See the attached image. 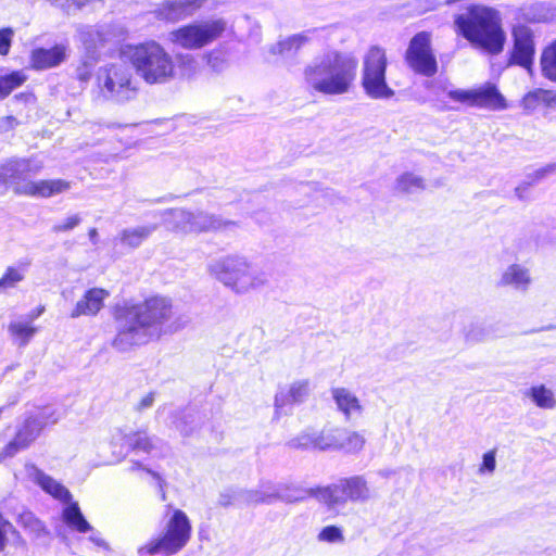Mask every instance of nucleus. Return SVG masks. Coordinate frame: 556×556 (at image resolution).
Segmentation results:
<instances>
[{
	"label": "nucleus",
	"instance_id": "nucleus-13",
	"mask_svg": "<svg viewBox=\"0 0 556 556\" xmlns=\"http://www.w3.org/2000/svg\"><path fill=\"white\" fill-rule=\"evenodd\" d=\"M168 215L174 227L186 233L222 231L236 226V223L202 211L189 212L182 208L172 210Z\"/></svg>",
	"mask_w": 556,
	"mask_h": 556
},
{
	"label": "nucleus",
	"instance_id": "nucleus-32",
	"mask_svg": "<svg viewBox=\"0 0 556 556\" xmlns=\"http://www.w3.org/2000/svg\"><path fill=\"white\" fill-rule=\"evenodd\" d=\"M553 174H556V163L535 169L528 176L530 181H525L515 188V195L521 201L528 200L530 186Z\"/></svg>",
	"mask_w": 556,
	"mask_h": 556
},
{
	"label": "nucleus",
	"instance_id": "nucleus-54",
	"mask_svg": "<svg viewBox=\"0 0 556 556\" xmlns=\"http://www.w3.org/2000/svg\"><path fill=\"white\" fill-rule=\"evenodd\" d=\"M77 75H78V78L80 80H83V81L88 80L90 78V75H91L89 66H87V64H84L83 67H79L77 70Z\"/></svg>",
	"mask_w": 556,
	"mask_h": 556
},
{
	"label": "nucleus",
	"instance_id": "nucleus-43",
	"mask_svg": "<svg viewBox=\"0 0 556 556\" xmlns=\"http://www.w3.org/2000/svg\"><path fill=\"white\" fill-rule=\"evenodd\" d=\"M318 540L327 543H340L343 542L344 536L339 527L327 526L318 533Z\"/></svg>",
	"mask_w": 556,
	"mask_h": 556
},
{
	"label": "nucleus",
	"instance_id": "nucleus-28",
	"mask_svg": "<svg viewBox=\"0 0 556 556\" xmlns=\"http://www.w3.org/2000/svg\"><path fill=\"white\" fill-rule=\"evenodd\" d=\"M498 337L496 325L491 323L476 321L464 329V338L469 344L486 342Z\"/></svg>",
	"mask_w": 556,
	"mask_h": 556
},
{
	"label": "nucleus",
	"instance_id": "nucleus-29",
	"mask_svg": "<svg viewBox=\"0 0 556 556\" xmlns=\"http://www.w3.org/2000/svg\"><path fill=\"white\" fill-rule=\"evenodd\" d=\"M343 482L350 502L366 503L372 497V491L363 476L344 478Z\"/></svg>",
	"mask_w": 556,
	"mask_h": 556
},
{
	"label": "nucleus",
	"instance_id": "nucleus-1",
	"mask_svg": "<svg viewBox=\"0 0 556 556\" xmlns=\"http://www.w3.org/2000/svg\"><path fill=\"white\" fill-rule=\"evenodd\" d=\"M173 317L172 302L164 296H152L142 303L119 307L112 346L118 352H128L168 331H176L178 327L170 324Z\"/></svg>",
	"mask_w": 556,
	"mask_h": 556
},
{
	"label": "nucleus",
	"instance_id": "nucleus-35",
	"mask_svg": "<svg viewBox=\"0 0 556 556\" xmlns=\"http://www.w3.org/2000/svg\"><path fill=\"white\" fill-rule=\"evenodd\" d=\"M425 179L415 173H404L396 178L395 189L402 193H415L424 190Z\"/></svg>",
	"mask_w": 556,
	"mask_h": 556
},
{
	"label": "nucleus",
	"instance_id": "nucleus-48",
	"mask_svg": "<svg viewBox=\"0 0 556 556\" xmlns=\"http://www.w3.org/2000/svg\"><path fill=\"white\" fill-rule=\"evenodd\" d=\"M88 532H90V535L88 538V540L93 543L96 546L100 547V548H103V549H109V544L106 543V541L101 536V533L97 530H94L92 527H91V530H89Z\"/></svg>",
	"mask_w": 556,
	"mask_h": 556
},
{
	"label": "nucleus",
	"instance_id": "nucleus-24",
	"mask_svg": "<svg viewBox=\"0 0 556 556\" xmlns=\"http://www.w3.org/2000/svg\"><path fill=\"white\" fill-rule=\"evenodd\" d=\"M532 282L529 268L521 264L507 266L498 280L501 287H511L518 291H527Z\"/></svg>",
	"mask_w": 556,
	"mask_h": 556
},
{
	"label": "nucleus",
	"instance_id": "nucleus-57",
	"mask_svg": "<svg viewBox=\"0 0 556 556\" xmlns=\"http://www.w3.org/2000/svg\"><path fill=\"white\" fill-rule=\"evenodd\" d=\"M139 467H140V464H135V465L131 467V470H135V469H137V468H139Z\"/></svg>",
	"mask_w": 556,
	"mask_h": 556
},
{
	"label": "nucleus",
	"instance_id": "nucleus-55",
	"mask_svg": "<svg viewBox=\"0 0 556 556\" xmlns=\"http://www.w3.org/2000/svg\"><path fill=\"white\" fill-rule=\"evenodd\" d=\"M154 479H156L159 481V484L161 486V489H163V484H164V480L162 479V477L157 473V472H154L152 470H147ZM162 498L164 500L165 498V492L164 490H162Z\"/></svg>",
	"mask_w": 556,
	"mask_h": 556
},
{
	"label": "nucleus",
	"instance_id": "nucleus-38",
	"mask_svg": "<svg viewBox=\"0 0 556 556\" xmlns=\"http://www.w3.org/2000/svg\"><path fill=\"white\" fill-rule=\"evenodd\" d=\"M365 442L366 440L363 433L341 429L339 450H343L349 453L359 452L364 447Z\"/></svg>",
	"mask_w": 556,
	"mask_h": 556
},
{
	"label": "nucleus",
	"instance_id": "nucleus-19",
	"mask_svg": "<svg viewBox=\"0 0 556 556\" xmlns=\"http://www.w3.org/2000/svg\"><path fill=\"white\" fill-rule=\"evenodd\" d=\"M309 394V381L296 380L281 388L275 396L277 413H287L290 406L303 403Z\"/></svg>",
	"mask_w": 556,
	"mask_h": 556
},
{
	"label": "nucleus",
	"instance_id": "nucleus-46",
	"mask_svg": "<svg viewBox=\"0 0 556 556\" xmlns=\"http://www.w3.org/2000/svg\"><path fill=\"white\" fill-rule=\"evenodd\" d=\"M496 467V459H495V451H489L486 452L482 457V464L479 468V472L484 473H493Z\"/></svg>",
	"mask_w": 556,
	"mask_h": 556
},
{
	"label": "nucleus",
	"instance_id": "nucleus-2",
	"mask_svg": "<svg viewBox=\"0 0 556 556\" xmlns=\"http://www.w3.org/2000/svg\"><path fill=\"white\" fill-rule=\"evenodd\" d=\"M119 55L148 85H165L176 79L190 78L198 70L197 59L192 54L178 53L174 58L155 40L125 45Z\"/></svg>",
	"mask_w": 556,
	"mask_h": 556
},
{
	"label": "nucleus",
	"instance_id": "nucleus-17",
	"mask_svg": "<svg viewBox=\"0 0 556 556\" xmlns=\"http://www.w3.org/2000/svg\"><path fill=\"white\" fill-rule=\"evenodd\" d=\"M341 429H324L306 431L292 441V445L303 448H315L320 451L339 450Z\"/></svg>",
	"mask_w": 556,
	"mask_h": 556
},
{
	"label": "nucleus",
	"instance_id": "nucleus-27",
	"mask_svg": "<svg viewBox=\"0 0 556 556\" xmlns=\"http://www.w3.org/2000/svg\"><path fill=\"white\" fill-rule=\"evenodd\" d=\"M8 332L13 342L20 348L26 346L38 332V328L24 316L10 321Z\"/></svg>",
	"mask_w": 556,
	"mask_h": 556
},
{
	"label": "nucleus",
	"instance_id": "nucleus-16",
	"mask_svg": "<svg viewBox=\"0 0 556 556\" xmlns=\"http://www.w3.org/2000/svg\"><path fill=\"white\" fill-rule=\"evenodd\" d=\"M511 35L514 40L511 63L530 68L535 53L534 37L531 28L526 25H517L513 28Z\"/></svg>",
	"mask_w": 556,
	"mask_h": 556
},
{
	"label": "nucleus",
	"instance_id": "nucleus-34",
	"mask_svg": "<svg viewBox=\"0 0 556 556\" xmlns=\"http://www.w3.org/2000/svg\"><path fill=\"white\" fill-rule=\"evenodd\" d=\"M78 37L89 54H93L94 50L106 40L105 34L99 27L94 26L80 27Z\"/></svg>",
	"mask_w": 556,
	"mask_h": 556
},
{
	"label": "nucleus",
	"instance_id": "nucleus-22",
	"mask_svg": "<svg viewBox=\"0 0 556 556\" xmlns=\"http://www.w3.org/2000/svg\"><path fill=\"white\" fill-rule=\"evenodd\" d=\"M110 293L102 288H92L86 291L84 296L76 303L71 313L72 318L79 316H94L103 307L104 301L109 298Z\"/></svg>",
	"mask_w": 556,
	"mask_h": 556
},
{
	"label": "nucleus",
	"instance_id": "nucleus-12",
	"mask_svg": "<svg viewBox=\"0 0 556 556\" xmlns=\"http://www.w3.org/2000/svg\"><path fill=\"white\" fill-rule=\"evenodd\" d=\"M98 80L103 94L117 102L129 100L136 92L131 73L124 63L105 65L100 70Z\"/></svg>",
	"mask_w": 556,
	"mask_h": 556
},
{
	"label": "nucleus",
	"instance_id": "nucleus-5",
	"mask_svg": "<svg viewBox=\"0 0 556 556\" xmlns=\"http://www.w3.org/2000/svg\"><path fill=\"white\" fill-rule=\"evenodd\" d=\"M455 26L473 47L492 55L503 52L506 33L500 11L483 5L473 7L468 14L456 17Z\"/></svg>",
	"mask_w": 556,
	"mask_h": 556
},
{
	"label": "nucleus",
	"instance_id": "nucleus-11",
	"mask_svg": "<svg viewBox=\"0 0 556 556\" xmlns=\"http://www.w3.org/2000/svg\"><path fill=\"white\" fill-rule=\"evenodd\" d=\"M60 417L61 414L52 406L36 409L18 429L15 439L0 453V462L27 447L45 427L55 424Z\"/></svg>",
	"mask_w": 556,
	"mask_h": 556
},
{
	"label": "nucleus",
	"instance_id": "nucleus-45",
	"mask_svg": "<svg viewBox=\"0 0 556 556\" xmlns=\"http://www.w3.org/2000/svg\"><path fill=\"white\" fill-rule=\"evenodd\" d=\"M207 64L216 72H219L224 68L226 59L225 54L220 50H213L206 54Z\"/></svg>",
	"mask_w": 556,
	"mask_h": 556
},
{
	"label": "nucleus",
	"instance_id": "nucleus-42",
	"mask_svg": "<svg viewBox=\"0 0 556 556\" xmlns=\"http://www.w3.org/2000/svg\"><path fill=\"white\" fill-rule=\"evenodd\" d=\"M18 523L27 531L33 533L36 538H40L46 533L42 522L35 517L30 511H24L18 516Z\"/></svg>",
	"mask_w": 556,
	"mask_h": 556
},
{
	"label": "nucleus",
	"instance_id": "nucleus-49",
	"mask_svg": "<svg viewBox=\"0 0 556 556\" xmlns=\"http://www.w3.org/2000/svg\"><path fill=\"white\" fill-rule=\"evenodd\" d=\"M192 422L193 420H188V418L185 417L184 419L177 421L175 427L184 437H189L192 434L193 428L189 427L188 425Z\"/></svg>",
	"mask_w": 556,
	"mask_h": 556
},
{
	"label": "nucleus",
	"instance_id": "nucleus-47",
	"mask_svg": "<svg viewBox=\"0 0 556 556\" xmlns=\"http://www.w3.org/2000/svg\"><path fill=\"white\" fill-rule=\"evenodd\" d=\"M12 38L13 30L11 28L0 30V55H7L9 53Z\"/></svg>",
	"mask_w": 556,
	"mask_h": 556
},
{
	"label": "nucleus",
	"instance_id": "nucleus-21",
	"mask_svg": "<svg viewBox=\"0 0 556 556\" xmlns=\"http://www.w3.org/2000/svg\"><path fill=\"white\" fill-rule=\"evenodd\" d=\"M112 439L114 444L119 445L118 451H114V454L117 456H122L125 453V447L151 453L156 446V439L149 437L146 432L125 434L118 430L113 434Z\"/></svg>",
	"mask_w": 556,
	"mask_h": 556
},
{
	"label": "nucleus",
	"instance_id": "nucleus-39",
	"mask_svg": "<svg viewBox=\"0 0 556 556\" xmlns=\"http://www.w3.org/2000/svg\"><path fill=\"white\" fill-rule=\"evenodd\" d=\"M541 71L545 78L556 81V40L543 50Z\"/></svg>",
	"mask_w": 556,
	"mask_h": 556
},
{
	"label": "nucleus",
	"instance_id": "nucleus-40",
	"mask_svg": "<svg viewBox=\"0 0 556 556\" xmlns=\"http://www.w3.org/2000/svg\"><path fill=\"white\" fill-rule=\"evenodd\" d=\"M26 80L27 75L23 71H14L7 75H0V100L8 97Z\"/></svg>",
	"mask_w": 556,
	"mask_h": 556
},
{
	"label": "nucleus",
	"instance_id": "nucleus-36",
	"mask_svg": "<svg viewBox=\"0 0 556 556\" xmlns=\"http://www.w3.org/2000/svg\"><path fill=\"white\" fill-rule=\"evenodd\" d=\"M307 40L308 37L306 34H296L277 42L275 46H273L271 52L275 54L291 55L292 53L296 52Z\"/></svg>",
	"mask_w": 556,
	"mask_h": 556
},
{
	"label": "nucleus",
	"instance_id": "nucleus-33",
	"mask_svg": "<svg viewBox=\"0 0 556 556\" xmlns=\"http://www.w3.org/2000/svg\"><path fill=\"white\" fill-rule=\"evenodd\" d=\"M63 520L72 529L80 533L91 530V526L80 511L77 503H72L63 509Z\"/></svg>",
	"mask_w": 556,
	"mask_h": 556
},
{
	"label": "nucleus",
	"instance_id": "nucleus-30",
	"mask_svg": "<svg viewBox=\"0 0 556 556\" xmlns=\"http://www.w3.org/2000/svg\"><path fill=\"white\" fill-rule=\"evenodd\" d=\"M523 395L541 409H554L556 407L555 393L545 384H534L527 389Z\"/></svg>",
	"mask_w": 556,
	"mask_h": 556
},
{
	"label": "nucleus",
	"instance_id": "nucleus-25",
	"mask_svg": "<svg viewBox=\"0 0 556 556\" xmlns=\"http://www.w3.org/2000/svg\"><path fill=\"white\" fill-rule=\"evenodd\" d=\"M155 225H138L122 229L116 240L125 248L135 250L139 248L154 231Z\"/></svg>",
	"mask_w": 556,
	"mask_h": 556
},
{
	"label": "nucleus",
	"instance_id": "nucleus-18",
	"mask_svg": "<svg viewBox=\"0 0 556 556\" xmlns=\"http://www.w3.org/2000/svg\"><path fill=\"white\" fill-rule=\"evenodd\" d=\"M68 45L58 43L51 48H36L30 53V66L38 71L56 67L68 56Z\"/></svg>",
	"mask_w": 556,
	"mask_h": 556
},
{
	"label": "nucleus",
	"instance_id": "nucleus-52",
	"mask_svg": "<svg viewBox=\"0 0 556 556\" xmlns=\"http://www.w3.org/2000/svg\"><path fill=\"white\" fill-rule=\"evenodd\" d=\"M89 0H70V2H65L64 8L70 12L72 10H76L85 5Z\"/></svg>",
	"mask_w": 556,
	"mask_h": 556
},
{
	"label": "nucleus",
	"instance_id": "nucleus-4",
	"mask_svg": "<svg viewBox=\"0 0 556 556\" xmlns=\"http://www.w3.org/2000/svg\"><path fill=\"white\" fill-rule=\"evenodd\" d=\"M208 273L236 295H249L269 286V275L249 256L230 253L212 261Z\"/></svg>",
	"mask_w": 556,
	"mask_h": 556
},
{
	"label": "nucleus",
	"instance_id": "nucleus-53",
	"mask_svg": "<svg viewBox=\"0 0 556 556\" xmlns=\"http://www.w3.org/2000/svg\"><path fill=\"white\" fill-rule=\"evenodd\" d=\"M45 309H46L45 306L40 305L37 308H35L34 311H31L29 314L25 315L24 317L27 320H30V323L33 324L35 319H37L38 317H40L43 314Z\"/></svg>",
	"mask_w": 556,
	"mask_h": 556
},
{
	"label": "nucleus",
	"instance_id": "nucleus-51",
	"mask_svg": "<svg viewBox=\"0 0 556 556\" xmlns=\"http://www.w3.org/2000/svg\"><path fill=\"white\" fill-rule=\"evenodd\" d=\"M153 402H154V394H153V393H149V394L144 395V396L140 400V402L138 403L137 408H138L139 410H142V409L149 408V407H151V406H152Z\"/></svg>",
	"mask_w": 556,
	"mask_h": 556
},
{
	"label": "nucleus",
	"instance_id": "nucleus-20",
	"mask_svg": "<svg viewBox=\"0 0 556 556\" xmlns=\"http://www.w3.org/2000/svg\"><path fill=\"white\" fill-rule=\"evenodd\" d=\"M206 0H168L163 2L155 11L161 20L177 22L194 14Z\"/></svg>",
	"mask_w": 556,
	"mask_h": 556
},
{
	"label": "nucleus",
	"instance_id": "nucleus-50",
	"mask_svg": "<svg viewBox=\"0 0 556 556\" xmlns=\"http://www.w3.org/2000/svg\"><path fill=\"white\" fill-rule=\"evenodd\" d=\"M10 523L3 519V517L0 515V552L4 548L5 546V542H7V538H5V532H7V527H9Z\"/></svg>",
	"mask_w": 556,
	"mask_h": 556
},
{
	"label": "nucleus",
	"instance_id": "nucleus-23",
	"mask_svg": "<svg viewBox=\"0 0 556 556\" xmlns=\"http://www.w3.org/2000/svg\"><path fill=\"white\" fill-rule=\"evenodd\" d=\"M332 399L339 412H341L345 419L359 417L364 407L357 395L348 388H334L331 390Z\"/></svg>",
	"mask_w": 556,
	"mask_h": 556
},
{
	"label": "nucleus",
	"instance_id": "nucleus-37",
	"mask_svg": "<svg viewBox=\"0 0 556 556\" xmlns=\"http://www.w3.org/2000/svg\"><path fill=\"white\" fill-rule=\"evenodd\" d=\"M26 270L27 264L8 267L0 278V292L15 288L18 282L24 280Z\"/></svg>",
	"mask_w": 556,
	"mask_h": 556
},
{
	"label": "nucleus",
	"instance_id": "nucleus-44",
	"mask_svg": "<svg viewBox=\"0 0 556 556\" xmlns=\"http://www.w3.org/2000/svg\"><path fill=\"white\" fill-rule=\"evenodd\" d=\"M81 222V217L79 214H73L65 217L63 220L56 223L52 227V231L55 233L67 232L77 227Z\"/></svg>",
	"mask_w": 556,
	"mask_h": 556
},
{
	"label": "nucleus",
	"instance_id": "nucleus-26",
	"mask_svg": "<svg viewBox=\"0 0 556 556\" xmlns=\"http://www.w3.org/2000/svg\"><path fill=\"white\" fill-rule=\"evenodd\" d=\"M315 496L330 508L343 506L349 502L343 479L326 488L315 490Z\"/></svg>",
	"mask_w": 556,
	"mask_h": 556
},
{
	"label": "nucleus",
	"instance_id": "nucleus-7",
	"mask_svg": "<svg viewBox=\"0 0 556 556\" xmlns=\"http://www.w3.org/2000/svg\"><path fill=\"white\" fill-rule=\"evenodd\" d=\"M388 58L384 49L371 47L363 59L361 84L365 94L372 100H390L395 91L387 81Z\"/></svg>",
	"mask_w": 556,
	"mask_h": 556
},
{
	"label": "nucleus",
	"instance_id": "nucleus-56",
	"mask_svg": "<svg viewBox=\"0 0 556 556\" xmlns=\"http://www.w3.org/2000/svg\"><path fill=\"white\" fill-rule=\"evenodd\" d=\"M88 236H89V239L90 241L96 244L98 242V231L96 228H91L89 231H88Z\"/></svg>",
	"mask_w": 556,
	"mask_h": 556
},
{
	"label": "nucleus",
	"instance_id": "nucleus-15",
	"mask_svg": "<svg viewBox=\"0 0 556 556\" xmlns=\"http://www.w3.org/2000/svg\"><path fill=\"white\" fill-rule=\"evenodd\" d=\"M405 59L414 72L427 77L433 76L438 71V63L431 48V34H416L409 41Z\"/></svg>",
	"mask_w": 556,
	"mask_h": 556
},
{
	"label": "nucleus",
	"instance_id": "nucleus-31",
	"mask_svg": "<svg viewBox=\"0 0 556 556\" xmlns=\"http://www.w3.org/2000/svg\"><path fill=\"white\" fill-rule=\"evenodd\" d=\"M36 483L48 494L61 502H68L71 500V493L60 482L43 473L42 471H36L35 473Z\"/></svg>",
	"mask_w": 556,
	"mask_h": 556
},
{
	"label": "nucleus",
	"instance_id": "nucleus-14",
	"mask_svg": "<svg viewBox=\"0 0 556 556\" xmlns=\"http://www.w3.org/2000/svg\"><path fill=\"white\" fill-rule=\"evenodd\" d=\"M241 501L248 505L271 504L276 501L295 503L315 496V490L298 485H263L260 490L245 491Z\"/></svg>",
	"mask_w": 556,
	"mask_h": 556
},
{
	"label": "nucleus",
	"instance_id": "nucleus-3",
	"mask_svg": "<svg viewBox=\"0 0 556 556\" xmlns=\"http://www.w3.org/2000/svg\"><path fill=\"white\" fill-rule=\"evenodd\" d=\"M357 60L337 51L316 58L304 72L306 84L315 91L339 96L350 91L356 77Z\"/></svg>",
	"mask_w": 556,
	"mask_h": 556
},
{
	"label": "nucleus",
	"instance_id": "nucleus-9",
	"mask_svg": "<svg viewBox=\"0 0 556 556\" xmlns=\"http://www.w3.org/2000/svg\"><path fill=\"white\" fill-rule=\"evenodd\" d=\"M226 28L224 18L195 21L172 30L168 41L185 50H199L219 39Z\"/></svg>",
	"mask_w": 556,
	"mask_h": 556
},
{
	"label": "nucleus",
	"instance_id": "nucleus-41",
	"mask_svg": "<svg viewBox=\"0 0 556 556\" xmlns=\"http://www.w3.org/2000/svg\"><path fill=\"white\" fill-rule=\"evenodd\" d=\"M556 100V94L551 91L536 89L528 92L522 99V105L527 110H533L539 103L552 104Z\"/></svg>",
	"mask_w": 556,
	"mask_h": 556
},
{
	"label": "nucleus",
	"instance_id": "nucleus-10",
	"mask_svg": "<svg viewBox=\"0 0 556 556\" xmlns=\"http://www.w3.org/2000/svg\"><path fill=\"white\" fill-rule=\"evenodd\" d=\"M429 88L442 90L447 96L462 104L475 106L489 111H503L508 108L505 97L493 83H484L470 89H447L446 84L441 80L431 81Z\"/></svg>",
	"mask_w": 556,
	"mask_h": 556
},
{
	"label": "nucleus",
	"instance_id": "nucleus-8",
	"mask_svg": "<svg viewBox=\"0 0 556 556\" xmlns=\"http://www.w3.org/2000/svg\"><path fill=\"white\" fill-rule=\"evenodd\" d=\"M191 536V523L188 516L180 509H175L168 519L162 536L139 547V556L163 554L166 556L178 553L186 546Z\"/></svg>",
	"mask_w": 556,
	"mask_h": 556
},
{
	"label": "nucleus",
	"instance_id": "nucleus-6",
	"mask_svg": "<svg viewBox=\"0 0 556 556\" xmlns=\"http://www.w3.org/2000/svg\"><path fill=\"white\" fill-rule=\"evenodd\" d=\"M40 167V165L31 167L26 160H14L0 165V192L9 181L14 185L16 193L36 198L53 197L70 189V184L62 179L38 181L24 179L26 175L37 173Z\"/></svg>",
	"mask_w": 556,
	"mask_h": 556
}]
</instances>
